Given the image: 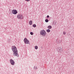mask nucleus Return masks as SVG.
Listing matches in <instances>:
<instances>
[{"mask_svg": "<svg viewBox=\"0 0 74 74\" xmlns=\"http://www.w3.org/2000/svg\"><path fill=\"white\" fill-rule=\"evenodd\" d=\"M12 50L13 52L14 53L13 54V56H16L17 57H18L19 55L18 53V50H17V48L15 46H13L12 47Z\"/></svg>", "mask_w": 74, "mask_h": 74, "instance_id": "f257e3e1", "label": "nucleus"}, {"mask_svg": "<svg viewBox=\"0 0 74 74\" xmlns=\"http://www.w3.org/2000/svg\"><path fill=\"white\" fill-rule=\"evenodd\" d=\"M40 34L42 36H45L46 35V32L44 30H42L40 32Z\"/></svg>", "mask_w": 74, "mask_h": 74, "instance_id": "f03ea898", "label": "nucleus"}, {"mask_svg": "<svg viewBox=\"0 0 74 74\" xmlns=\"http://www.w3.org/2000/svg\"><path fill=\"white\" fill-rule=\"evenodd\" d=\"M24 41L25 44H30L29 41L27 39V38H25L24 39Z\"/></svg>", "mask_w": 74, "mask_h": 74, "instance_id": "7ed1b4c3", "label": "nucleus"}, {"mask_svg": "<svg viewBox=\"0 0 74 74\" xmlns=\"http://www.w3.org/2000/svg\"><path fill=\"white\" fill-rule=\"evenodd\" d=\"M17 18H18V19H23V17L22 14H18V15Z\"/></svg>", "mask_w": 74, "mask_h": 74, "instance_id": "20e7f679", "label": "nucleus"}, {"mask_svg": "<svg viewBox=\"0 0 74 74\" xmlns=\"http://www.w3.org/2000/svg\"><path fill=\"white\" fill-rule=\"evenodd\" d=\"M12 13L13 14H16L18 13V11L16 10H13L12 11Z\"/></svg>", "mask_w": 74, "mask_h": 74, "instance_id": "39448f33", "label": "nucleus"}, {"mask_svg": "<svg viewBox=\"0 0 74 74\" xmlns=\"http://www.w3.org/2000/svg\"><path fill=\"white\" fill-rule=\"evenodd\" d=\"M57 50H58V52H61V51H63V49L61 47H58L57 49Z\"/></svg>", "mask_w": 74, "mask_h": 74, "instance_id": "423d86ee", "label": "nucleus"}, {"mask_svg": "<svg viewBox=\"0 0 74 74\" xmlns=\"http://www.w3.org/2000/svg\"><path fill=\"white\" fill-rule=\"evenodd\" d=\"M10 63H11V64H12V65H14V63H15V62H14V60H13L12 59H11L10 60Z\"/></svg>", "mask_w": 74, "mask_h": 74, "instance_id": "0eeeda50", "label": "nucleus"}, {"mask_svg": "<svg viewBox=\"0 0 74 74\" xmlns=\"http://www.w3.org/2000/svg\"><path fill=\"white\" fill-rule=\"evenodd\" d=\"M32 23H33V21H32L31 20L30 21H29V25H32Z\"/></svg>", "mask_w": 74, "mask_h": 74, "instance_id": "6e6552de", "label": "nucleus"}, {"mask_svg": "<svg viewBox=\"0 0 74 74\" xmlns=\"http://www.w3.org/2000/svg\"><path fill=\"white\" fill-rule=\"evenodd\" d=\"M47 28L49 29H52V26H51L49 25L48 27Z\"/></svg>", "mask_w": 74, "mask_h": 74, "instance_id": "1a4fd4ad", "label": "nucleus"}, {"mask_svg": "<svg viewBox=\"0 0 74 74\" xmlns=\"http://www.w3.org/2000/svg\"><path fill=\"white\" fill-rule=\"evenodd\" d=\"M51 31L49 29H48L46 30V32H47V33H49Z\"/></svg>", "mask_w": 74, "mask_h": 74, "instance_id": "9d476101", "label": "nucleus"}, {"mask_svg": "<svg viewBox=\"0 0 74 74\" xmlns=\"http://www.w3.org/2000/svg\"><path fill=\"white\" fill-rule=\"evenodd\" d=\"M35 49H38V46H35Z\"/></svg>", "mask_w": 74, "mask_h": 74, "instance_id": "9b49d317", "label": "nucleus"}, {"mask_svg": "<svg viewBox=\"0 0 74 74\" xmlns=\"http://www.w3.org/2000/svg\"><path fill=\"white\" fill-rule=\"evenodd\" d=\"M48 21H49L48 20V19H46L45 20V21L46 22H48Z\"/></svg>", "mask_w": 74, "mask_h": 74, "instance_id": "f8f14e48", "label": "nucleus"}, {"mask_svg": "<svg viewBox=\"0 0 74 74\" xmlns=\"http://www.w3.org/2000/svg\"><path fill=\"white\" fill-rule=\"evenodd\" d=\"M33 26L34 27H36V25L35 24H34L33 25Z\"/></svg>", "mask_w": 74, "mask_h": 74, "instance_id": "ddd939ff", "label": "nucleus"}, {"mask_svg": "<svg viewBox=\"0 0 74 74\" xmlns=\"http://www.w3.org/2000/svg\"><path fill=\"white\" fill-rule=\"evenodd\" d=\"M66 34V32H63V34L64 35H65Z\"/></svg>", "mask_w": 74, "mask_h": 74, "instance_id": "4468645a", "label": "nucleus"}, {"mask_svg": "<svg viewBox=\"0 0 74 74\" xmlns=\"http://www.w3.org/2000/svg\"><path fill=\"white\" fill-rule=\"evenodd\" d=\"M30 34H31V35H33V33L32 32H31Z\"/></svg>", "mask_w": 74, "mask_h": 74, "instance_id": "2eb2a0df", "label": "nucleus"}, {"mask_svg": "<svg viewBox=\"0 0 74 74\" xmlns=\"http://www.w3.org/2000/svg\"><path fill=\"white\" fill-rule=\"evenodd\" d=\"M25 1H30V0H25Z\"/></svg>", "mask_w": 74, "mask_h": 74, "instance_id": "dca6fc26", "label": "nucleus"}, {"mask_svg": "<svg viewBox=\"0 0 74 74\" xmlns=\"http://www.w3.org/2000/svg\"><path fill=\"white\" fill-rule=\"evenodd\" d=\"M49 15L47 16V18H49Z\"/></svg>", "mask_w": 74, "mask_h": 74, "instance_id": "f3484780", "label": "nucleus"}, {"mask_svg": "<svg viewBox=\"0 0 74 74\" xmlns=\"http://www.w3.org/2000/svg\"><path fill=\"white\" fill-rule=\"evenodd\" d=\"M34 69H35V68H34Z\"/></svg>", "mask_w": 74, "mask_h": 74, "instance_id": "a211bd4d", "label": "nucleus"}]
</instances>
